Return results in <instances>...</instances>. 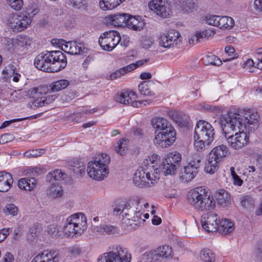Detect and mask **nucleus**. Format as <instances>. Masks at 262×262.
Returning a JSON list of instances; mask_svg holds the SVG:
<instances>
[{
    "label": "nucleus",
    "instance_id": "1a4fd4ad",
    "mask_svg": "<svg viewBox=\"0 0 262 262\" xmlns=\"http://www.w3.org/2000/svg\"><path fill=\"white\" fill-rule=\"evenodd\" d=\"M149 172H145L143 169L137 170L133 177L134 184L140 187H150V184H154L160 178V170L153 169Z\"/></svg>",
    "mask_w": 262,
    "mask_h": 262
},
{
    "label": "nucleus",
    "instance_id": "338daca9",
    "mask_svg": "<svg viewBox=\"0 0 262 262\" xmlns=\"http://www.w3.org/2000/svg\"><path fill=\"white\" fill-rule=\"evenodd\" d=\"M198 109L204 111L212 112L214 110L215 107L211 106L208 104L202 103L199 105Z\"/></svg>",
    "mask_w": 262,
    "mask_h": 262
},
{
    "label": "nucleus",
    "instance_id": "39448f33",
    "mask_svg": "<svg viewBox=\"0 0 262 262\" xmlns=\"http://www.w3.org/2000/svg\"><path fill=\"white\" fill-rule=\"evenodd\" d=\"M108 155L106 154H99L93 161L89 162L87 171L90 177L95 180H102L108 173L107 164L110 163Z\"/></svg>",
    "mask_w": 262,
    "mask_h": 262
},
{
    "label": "nucleus",
    "instance_id": "f3484780",
    "mask_svg": "<svg viewBox=\"0 0 262 262\" xmlns=\"http://www.w3.org/2000/svg\"><path fill=\"white\" fill-rule=\"evenodd\" d=\"M137 95L133 91L121 92L116 98V101L124 104H130L134 107H140L143 104L146 105L147 101H137Z\"/></svg>",
    "mask_w": 262,
    "mask_h": 262
},
{
    "label": "nucleus",
    "instance_id": "9d476101",
    "mask_svg": "<svg viewBox=\"0 0 262 262\" xmlns=\"http://www.w3.org/2000/svg\"><path fill=\"white\" fill-rule=\"evenodd\" d=\"M201 157L198 154L193 155L188 164L184 167L180 173V178L184 182H188L194 179L199 172Z\"/></svg>",
    "mask_w": 262,
    "mask_h": 262
},
{
    "label": "nucleus",
    "instance_id": "37998d69",
    "mask_svg": "<svg viewBox=\"0 0 262 262\" xmlns=\"http://www.w3.org/2000/svg\"><path fill=\"white\" fill-rule=\"evenodd\" d=\"M194 146L195 149L198 151H202L204 150L206 146H208L211 143V142L208 141H205V139L200 138L199 137H196V138H194Z\"/></svg>",
    "mask_w": 262,
    "mask_h": 262
},
{
    "label": "nucleus",
    "instance_id": "ea45409f",
    "mask_svg": "<svg viewBox=\"0 0 262 262\" xmlns=\"http://www.w3.org/2000/svg\"><path fill=\"white\" fill-rule=\"evenodd\" d=\"M69 84L68 80L61 79L52 83L49 85V88L52 92H55L66 88Z\"/></svg>",
    "mask_w": 262,
    "mask_h": 262
},
{
    "label": "nucleus",
    "instance_id": "c756f323",
    "mask_svg": "<svg viewBox=\"0 0 262 262\" xmlns=\"http://www.w3.org/2000/svg\"><path fill=\"white\" fill-rule=\"evenodd\" d=\"M154 82L152 81H144L138 85V90L140 94L146 96H151L155 94L152 91Z\"/></svg>",
    "mask_w": 262,
    "mask_h": 262
},
{
    "label": "nucleus",
    "instance_id": "13d9d810",
    "mask_svg": "<svg viewBox=\"0 0 262 262\" xmlns=\"http://www.w3.org/2000/svg\"><path fill=\"white\" fill-rule=\"evenodd\" d=\"M208 64L214 66H220L222 64L221 60L215 55H209L207 57Z\"/></svg>",
    "mask_w": 262,
    "mask_h": 262
},
{
    "label": "nucleus",
    "instance_id": "7c9ffc66",
    "mask_svg": "<svg viewBox=\"0 0 262 262\" xmlns=\"http://www.w3.org/2000/svg\"><path fill=\"white\" fill-rule=\"evenodd\" d=\"M216 199L218 204L222 207H227L231 203L229 193L223 189H221L216 193Z\"/></svg>",
    "mask_w": 262,
    "mask_h": 262
},
{
    "label": "nucleus",
    "instance_id": "4be33fe9",
    "mask_svg": "<svg viewBox=\"0 0 262 262\" xmlns=\"http://www.w3.org/2000/svg\"><path fill=\"white\" fill-rule=\"evenodd\" d=\"M34 63L38 69L52 73L51 60L49 57V51H46L38 54L35 58Z\"/></svg>",
    "mask_w": 262,
    "mask_h": 262
},
{
    "label": "nucleus",
    "instance_id": "f704fd0d",
    "mask_svg": "<svg viewBox=\"0 0 262 262\" xmlns=\"http://www.w3.org/2000/svg\"><path fill=\"white\" fill-rule=\"evenodd\" d=\"M129 141L127 139H119L114 146L115 151L119 155L125 156L128 151Z\"/></svg>",
    "mask_w": 262,
    "mask_h": 262
},
{
    "label": "nucleus",
    "instance_id": "2f4dec72",
    "mask_svg": "<svg viewBox=\"0 0 262 262\" xmlns=\"http://www.w3.org/2000/svg\"><path fill=\"white\" fill-rule=\"evenodd\" d=\"M219 227L217 230L223 234H227L231 233L234 229L233 223L229 220L222 219L219 220Z\"/></svg>",
    "mask_w": 262,
    "mask_h": 262
},
{
    "label": "nucleus",
    "instance_id": "3c124183",
    "mask_svg": "<svg viewBox=\"0 0 262 262\" xmlns=\"http://www.w3.org/2000/svg\"><path fill=\"white\" fill-rule=\"evenodd\" d=\"M220 16L215 15H210L206 16L205 21L206 23L209 25L217 27Z\"/></svg>",
    "mask_w": 262,
    "mask_h": 262
},
{
    "label": "nucleus",
    "instance_id": "412c9836",
    "mask_svg": "<svg viewBox=\"0 0 262 262\" xmlns=\"http://www.w3.org/2000/svg\"><path fill=\"white\" fill-rule=\"evenodd\" d=\"M32 18L27 14L17 15L10 21V26L14 31L20 32L26 29L31 24Z\"/></svg>",
    "mask_w": 262,
    "mask_h": 262
},
{
    "label": "nucleus",
    "instance_id": "393cba45",
    "mask_svg": "<svg viewBox=\"0 0 262 262\" xmlns=\"http://www.w3.org/2000/svg\"><path fill=\"white\" fill-rule=\"evenodd\" d=\"M128 14L117 13L109 15L106 17V20L111 25L118 27L126 26Z\"/></svg>",
    "mask_w": 262,
    "mask_h": 262
},
{
    "label": "nucleus",
    "instance_id": "58836bf2",
    "mask_svg": "<svg viewBox=\"0 0 262 262\" xmlns=\"http://www.w3.org/2000/svg\"><path fill=\"white\" fill-rule=\"evenodd\" d=\"M234 25V21L229 16H220L217 27L223 29H230Z\"/></svg>",
    "mask_w": 262,
    "mask_h": 262
},
{
    "label": "nucleus",
    "instance_id": "f8f14e48",
    "mask_svg": "<svg viewBox=\"0 0 262 262\" xmlns=\"http://www.w3.org/2000/svg\"><path fill=\"white\" fill-rule=\"evenodd\" d=\"M215 131L212 125L204 120L199 121L195 125L194 138L199 137L212 143L214 139Z\"/></svg>",
    "mask_w": 262,
    "mask_h": 262
},
{
    "label": "nucleus",
    "instance_id": "e433bc0d",
    "mask_svg": "<svg viewBox=\"0 0 262 262\" xmlns=\"http://www.w3.org/2000/svg\"><path fill=\"white\" fill-rule=\"evenodd\" d=\"M66 174L60 169H56L50 172L47 176V180L51 183H58L59 181L64 179Z\"/></svg>",
    "mask_w": 262,
    "mask_h": 262
},
{
    "label": "nucleus",
    "instance_id": "864d4df0",
    "mask_svg": "<svg viewBox=\"0 0 262 262\" xmlns=\"http://www.w3.org/2000/svg\"><path fill=\"white\" fill-rule=\"evenodd\" d=\"M195 4L192 0H186L182 3L183 11L188 12L191 11L194 8Z\"/></svg>",
    "mask_w": 262,
    "mask_h": 262
},
{
    "label": "nucleus",
    "instance_id": "49530a36",
    "mask_svg": "<svg viewBox=\"0 0 262 262\" xmlns=\"http://www.w3.org/2000/svg\"><path fill=\"white\" fill-rule=\"evenodd\" d=\"M45 152L44 149H37L28 150L24 153V156L26 158H36L43 155Z\"/></svg>",
    "mask_w": 262,
    "mask_h": 262
},
{
    "label": "nucleus",
    "instance_id": "473e14b6",
    "mask_svg": "<svg viewBox=\"0 0 262 262\" xmlns=\"http://www.w3.org/2000/svg\"><path fill=\"white\" fill-rule=\"evenodd\" d=\"M37 180L34 178H22L18 182V186L21 189L31 191L36 185Z\"/></svg>",
    "mask_w": 262,
    "mask_h": 262
},
{
    "label": "nucleus",
    "instance_id": "603ef678",
    "mask_svg": "<svg viewBox=\"0 0 262 262\" xmlns=\"http://www.w3.org/2000/svg\"><path fill=\"white\" fill-rule=\"evenodd\" d=\"M10 7L13 9L20 10L23 6V0H6Z\"/></svg>",
    "mask_w": 262,
    "mask_h": 262
},
{
    "label": "nucleus",
    "instance_id": "a18cd8bd",
    "mask_svg": "<svg viewBox=\"0 0 262 262\" xmlns=\"http://www.w3.org/2000/svg\"><path fill=\"white\" fill-rule=\"evenodd\" d=\"M212 33L208 30H205L200 33H196L195 35L193 37L192 40H196V42H201L204 40L208 39V38L211 36Z\"/></svg>",
    "mask_w": 262,
    "mask_h": 262
},
{
    "label": "nucleus",
    "instance_id": "bf43d9fd",
    "mask_svg": "<svg viewBox=\"0 0 262 262\" xmlns=\"http://www.w3.org/2000/svg\"><path fill=\"white\" fill-rule=\"evenodd\" d=\"M69 252L74 256H78L82 253V249L78 245H74L69 248Z\"/></svg>",
    "mask_w": 262,
    "mask_h": 262
},
{
    "label": "nucleus",
    "instance_id": "f03ea898",
    "mask_svg": "<svg viewBox=\"0 0 262 262\" xmlns=\"http://www.w3.org/2000/svg\"><path fill=\"white\" fill-rule=\"evenodd\" d=\"M151 125L155 129L154 142L162 148H166L174 142L176 133L171 124L166 119L160 117L151 119Z\"/></svg>",
    "mask_w": 262,
    "mask_h": 262
},
{
    "label": "nucleus",
    "instance_id": "c85d7f7f",
    "mask_svg": "<svg viewBox=\"0 0 262 262\" xmlns=\"http://www.w3.org/2000/svg\"><path fill=\"white\" fill-rule=\"evenodd\" d=\"M133 209L128 203L122 202V203L116 205L114 208V214L118 215L122 213V216H125V218H129L130 216L133 215Z\"/></svg>",
    "mask_w": 262,
    "mask_h": 262
},
{
    "label": "nucleus",
    "instance_id": "5701e85b",
    "mask_svg": "<svg viewBox=\"0 0 262 262\" xmlns=\"http://www.w3.org/2000/svg\"><path fill=\"white\" fill-rule=\"evenodd\" d=\"M12 46L14 49L24 51L27 50L33 43L32 38L26 35H19L12 40Z\"/></svg>",
    "mask_w": 262,
    "mask_h": 262
},
{
    "label": "nucleus",
    "instance_id": "774afa93",
    "mask_svg": "<svg viewBox=\"0 0 262 262\" xmlns=\"http://www.w3.org/2000/svg\"><path fill=\"white\" fill-rule=\"evenodd\" d=\"M9 234V229H3L0 230V243L4 241Z\"/></svg>",
    "mask_w": 262,
    "mask_h": 262
},
{
    "label": "nucleus",
    "instance_id": "680f3d73",
    "mask_svg": "<svg viewBox=\"0 0 262 262\" xmlns=\"http://www.w3.org/2000/svg\"><path fill=\"white\" fill-rule=\"evenodd\" d=\"M30 173L33 176H37L46 172L45 168L41 167H35L30 169Z\"/></svg>",
    "mask_w": 262,
    "mask_h": 262
},
{
    "label": "nucleus",
    "instance_id": "09e8293b",
    "mask_svg": "<svg viewBox=\"0 0 262 262\" xmlns=\"http://www.w3.org/2000/svg\"><path fill=\"white\" fill-rule=\"evenodd\" d=\"M4 212L6 215H16L18 213L17 207L13 204H7L4 208Z\"/></svg>",
    "mask_w": 262,
    "mask_h": 262
},
{
    "label": "nucleus",
    "instance_id": "79ce46f5",
    "mask_svg": "<svg viewBox=\"0 0 262 262\" xmlns=\"http://www.w3.org/2000/svg\"><path fill=\"white\" fill-rule=\"evenodd\" d=\"M200 256L204 262H214L215 261L214 255L209 249H203L200 253Z\"/></svg>",
    "mask_w": 262,
    "mask_h": 262
},
{
    "label": "nucleus",
    "instance_id": "aec40b11",
    "mask_svg": "<svg viewBox=\"0 0 262 262\" xmlns=\"http://www.w3.org/2000/svg\"><path fill=\"white\" fill-rule=\"evenodd\" d=\"M58 44L63 51L71 54H80L84 52V45L82 43H77L76 41L67 42L61 39L58 40Z\"/></svg>",
    "mask_w": 262,
    "mask_h": 262
},
{
    "label": "nucleus",
    "instance_id": "8fccbe9b",
    "mask_svg": "<svg viewBox=\"0 0 262 262\" xmlns=\"http://www.w3.org/2000/svg\"><path fill=\"white\" fill-rule=\"evenodd\" d=\"M133 209V213L132 216H130L129 218H126L127 220L133 221L135 222H138L141 219V216L142 214L143 211L141 210L139 207H137L136 208V210Z\"/></svg>",
    "mask_w": 262,
    "mask_h": 262
},
{
    "label": "nucleus",
    "instance_id": "b1692460",
    "mask_svg": "<svg viewBox=\"0 0 262 262\" xmlns=\"http://www.w3.org/2000/svg\"><path fill=\"white\" fill-rule=\"evenodd\" d=\"M60 259L59 253L55 250L44 251L36 256L37 262H59Z\"/></svg>",
    "mask_w": 262,
    "mask_h": 262
},
{
    "label": "nucleus",
    "instance_id": "5fc2aeb1",
    "mask_svg": "<svg viewBox=\"0 0 262 262\" xmlns=\"http://www.w3.org/2000/svg\"><path fill=\"white\" fill-rule=\"evenodd\" d=\"M73 166L74 167V171L75 172L78 173L80 176L84 174L85 167L82 162L77 161L76 163L74 162Z\"/></svg>",
    "mask_w": 262,
    "mask_h": 262
},
{
    "label": "nucleus",
    "instance_id": "cd10ccee",
    "mask_svg": "<svg viewBox=\"0 0 262 262\" xmlns=\"http://www.w3.org/2000/svg\"><path fill=\"white\" fill-rule=\"evenodd\" d=\"M12 183L13 179L10 173L5 171L0 172V191H7Z\"/></svg>",
    "mask_w": 262,
    "mask_h": 262
},
{
    "label": "nucleus",
    "instance_id": "4d7b16f0",
    "mask_svg": "<svg viewBox=\"0 0 262 262\" xmlns=\"http://www.w3.org/2000/svg\"><path fill=\"white\" fill-rule=\"evenodd\" d=\"M225 51L226 53L229 56H232L233 55V57H231L229 58L226 59L225 60H224L223 61L224 62L230 61L233 59H235L238 57V55L237 54H235V49L233 47L231 46H226L225 48Z\"/></svg>",
    "mask_w": 262,
    "mask_h": 262
},
{
    "label": "nucleus",
    "instance_id": "dca6fc26",
    "mask_svg": "<svg viewBox=\"0 0 262 262\" xmlns=\"http://www.w3.org/2000/svg\"><path fill=\"white\" fill-rule=\"evenodd\" d=\"M181 39V36L178 31L170 30L161 35L159 44L164 48L173 47L179 43Z\"/></svg>",
    "mask_w": 262,
    "mask_h": 262
},
{
    "label": "nucleus",
    "instance_id": "bb28decb",
    "mask_svg": "<svg viewBox=\"0 0 262 262\" xmlns=\"http://www.w3.org/2000/svg\"><path fill=\"white\" fill-rule=\"evenodd\" d=\"M168 116L179 126L185 127L188 124V117L181 112L170 111L168 113Z\"/></svg>",
    "mask_w": 262,
    "mask_h": 262
},
{
    "label": "nucleus",
    "instance_id": "a878e982",
    "mask_svg": "<svg viewBox=\"0 0 262 262\" xmlns=\"http://www.w3.org/2000/svg\"><path fill=\"white\" fill-rule=\"evenodd\" d=\"M144 20L140 16H130L128 14L126 26L134 31H140L145 26Z\"/></svg>",
    "mask_w": 262,
    "mask_h": 262
},
{
    "label": "nucleus",
    "instance_id": "c9c22d12",
    "mask_svg": "<svg viewBox=\"0 0 262 262\" xmlns=\"http://www.w3.org/2000/svg\"><path fill=\"white\" fill-rule=\"evenodd\" d=\"M125 0H100L99 6L104 11L115 8Z\"/></svg>",
    "mask_w": 262,
    "mask_h": 262
},
{
    "label": "nucleus",
    "instance_id": "6e6552de",
    "mask_svg": "<svg viewBox=\"0 0 262 262\" xmlns=\"http://www.w3.org/2000/svg\"><path fill=\"white\" fill-rule=\"evenodd\" d=\"M131 255L128 250L123 247L117 246L111 251L100 256L98 262H130Z\"/></svg>",
    "mask_w": 262,
    "mask_h": 262
},
{
    "label": "nucleus",
    "instance_id": "0eeeda50",
    "mask_svg": "<svg viewBox=\"0 0 262 262\" xmlns=\"http://www.w3.org/2000/svg\"><path fill=\"white\" fill-rule=\"evenodd\" d=\"M228 148L225 145L215 147L209 154L208 162L205 171L209 173H214L218 169L220 163L227 156Z\"/></svg>",
    "mask_w": 262,
    "mask_h": 262
},
{
    "label": "nucleus",
    "instance_id": "69168bd1",
    "mask_svg": "<svg viewBox=\"0 0 262 262\" xmlns=\"http://www.w3.org/2000/svg\"><path fill=\"white\" fill-rule=\"evenodd\" d=\"M256 168H258L260 170H262V159L261 158H258L257 159L256 166H249V172H254L256 170Z\"/></svg>",
    "mask_w": 262,
    "mask_h": 262
},
{
    "label": "nucleus",
    "instance_id": "6ab92c4d",
    "mask_svg": "<svg viewBox=\"0 0 262 262\" xmlns=\"http://www.w3.org/2000/svg\"><path fill=\"white\" fill-rule=\"evenodd\" d=\"M148 5L151 10L163 17H167L170 14L169 4L167 0H152Z\"/></svg>",
    "mask_w": 262,
    "mask_h": 262
},
{
    "label": "nucleus",
    "instance_id": "a211bd4d",
    "mask_svg": "<svg viewBox=\"0 0 262 262\" xmlns=\"http://www.w3.org/2000/svg\"><path fill=\"white\" fill-rule=\"evenodd\" d=\"M217 215L215 213L209 212L202 216L201 224L203 228L208 232H215L219 227Z\"/></svg>",
    "mask_w": 262,
    "mask_h": 262
},
{
    "label": "nucleus",
    "instance_id": "052dcab7",
    "mask_svg": "<svg viewBox=\"0 0 262 262\" xmlns=\"http://www.w3.org/2000/svg\"><path fill=\"white\" fill-rule=\"evenodd\" d=\"M38 11L37 5L35 4H30L27 8L26 14L28 16H30V15H35Z\"/></svg>",
    "mask_w": 262,
    "mask_h": 262
},
{
    "label": "nucleus",
    "instance_id": "20e7f679",
    "mask_svg": "<svg viewBox=\"0 0 262 262\" xmlns=\"http://www.w3.org/2000/svg\"><path fill=\"white\" fill-rule=\"evenodd\" d=\"M187 201L191 206L199 211H211L215 207L213 197L208 195L201 187L191 190L187 195Z\"/></svg>",
    "mask_w": 262,
    "mask_h": 262
},
{
    "label": "nucleus",
    "instance_id": "4468645a",
    "mask_svg": "<svg viewBox=\"0 0 262 262\" xmlns=\"http://www.w3.org/2000/svg\"><path fill=\"white\" fill-rule=\"evenodd\" d=\"M52 73L57 72L64 69L67 64L66 55L60 51H49Z\"/></svg>",
    "mask_w": 262,
    "mask_h": 262
},
{
    "label": "nucleus",
    "instance_id": "423d86ee",
    "mask_svg": "<svg viewBox=\"0 0 262 262\" xmlns=\"http://www.w3.org/2000/svg\"><path fill=\"white\" fill-rule=\"evenodd\" d=\"M87 228L86 218L82 213H77L67 218L63 232L69 237L80 235Z\"/></svg>",
    "mask_w": 262,
    "mask_h": 262
},
{
    "label": "nucleus",
    "instance_id": "de8ad7c7",
    "mask_svg": "<svg viewBox=\"0 0 262 262\" xmlns=\"http://www.w3.org/2000/svg\"><path fill=\"white\" fill-rule=\"evenodd\" d=\"M154 43V39L150 36H142L141 39V45L143 48L148 49L151 47Z\"/></svg>",
    "mask_w": 262,
    "mask_h": 262
},
{
    "label": "nucleus",
    "instance_id": "4c0bfd02",
    "mask_svg": "<svg viewBox=\"0 0 262 262\" xmlns=\"http://www.w3.org/2000/svg\"><path fill=\"white\" fill-rule=\"evenodd\" d=\"M136 69V66L134 64H130L125 67L120 68L111 74L110 78L115 80L121 77L126 73L132 71Z\"/></svg>",
    "mask_w": 262,
    "mask_h": 262
},
{
    "label": "nucleus",
    "instance_id": "a19ab883",
    "mask_svg": "<svg viewBox=\"0 0 262 262\" xmlns=\"http://www.w3.org/2000/svg\"><path fill=\"white\" fill-rule=\"evenodd\" d=\"M55 98L56 97L53 95H49L46 97H42L39 99L35 100L33 102V104L36 107H42L52 102L55 100Z\"/></svg>",
    "mask_w": 262,
    "mask_h": 262
},
{
    "label": "nucleus",
    "instance_id": "72a5a7b5",
    "mask_svg": "<svg viewBox=\"0 0 262 262\" xmlns=\"http://www.w3.org/2000/svg\"><path fill=\"white\" fill-rule=\"evenodd\" d=\"M51 184V186L47 190V195L53 199L61 197L63 194V190L59 183Z\"/></svg>",
    "mask_w": 262,
    "mask_h": 262
},
{
    "label": "nucleus",
    "instance_id": "7ed1b4c3",
    "mask_svg": "<svg viewBox=\"0 0 262 262\" xmlns=\"http://www.w3.org/2000/svg\"><path fill=\"white\" fill-rule=\"evenodd\" d=\"M226 119L230 121L233 119L238 122L241 126L245 128L248 133L252 132L257 128L259 121V115L258 113L250 110H237L228 111L224 116Z\"/></svg>",
    "mask_w": 262,
    "mask_h": 262
},
{
    "label": "nucleus",
    "instance_id": "9b49d317",
    "mask_svg": "<svg viewBox=\"0 0 262 262\" xmlns=\"http://www.w3.org/2000/svg\"><path fill=\"white\" fill-rule=\"evenodd\" d=\"M181 161V155L178 153L170 154L162 162L160 168L165 175L175 174L176 172L180 165Z\"/></svg>",
    "mask_w": 262,
    "mask_h": 262
},
{
    "label": "nucleus",
    "instance_id": "f257e3e1",
    "mask_svg": "<svg viewBox=\"0 0 262 262\" xmlns=\"http://www.w3.org/2000/svg\"><path fill=\"white\" fill-rule=\"evenodd\" d=\"M223 119L225 123L223 126V130L228 145L232 149L239 150L246 146L249 142L247 132L243 126H241L237 121L226 119L224 116Z\"/></svg>",
    "mask_w": 262,
    "mask_h": 262
},
{
    "label": "nucleus",
    "instance_id": "c03bdc74",
    "mask_svg": "<svg viewBox=\"0 0 262 262\" xmlns=\"http://www.w3.org/2000/svg\"><path fill=\"white\" fill-rule=\"evenodd\" d=\"M254 204V199L250 195L243 196L241 199V204L245 208H253Z\"/></svg>",
    "mask_w": 262,
    "mask_h": 262
},
{
    "label": "nucleus",
    "instance_id": "0e129e2a",
    "mask_svg": "<svg viewBox=\"0 0 262 262\" xmlns=\"http://www.w3.org/2000/svg\"><path fill=\"white\" fill-rule=\"evenodd\" d=\"M70 2L73 7L80 9L84 6L85 0H70Z\"/></svg>",
    "mask_w": 262,
    "mask_h": 262
},
{
    "label": "nucleus",
    "instance_id": "ddd939ff",
    "mask_svg": "<svg viewBox=\"0 0 262 262\" xmlns=\"http://www.w3.org/2000/svg\"><path fill=\"white\" fill-rule=\"evenodd\" d=\"M119 33L115 31H109L101 35L99 39V43L104 50L111 51L121 41Z\"/></svg>",
    "mask_w": 262,
    "mask_h": 262
},
{
    "label": "nucleus",
    "instance_id": "2eb2a0df",
    "mask_svg": "<svg viewBox=\"0 0 262 262\" xmlns=\"http://www.w3.org/2000/svg\"><path fill=\"white\" fill-rule=\"evenodd\" d=\"M171 247L167 245L159 247L157 250L153 252L146 253L143 254L140 262H155L159 257H169L171 256Z\"/></svg>",
    "mask_w": 262,
    "mask_h": 262
},
{
    "label": "nucleus",
    "instance_id": "e2e57ef3",
    "mask_svg": "<svg viewBox=\"0 0 262 262\" xmlns=\"http://www.w3.org/2000/svg\"><path fill=\"white\" fill-rule=\"evenodd\" d=\"M14 139L13 136L11 134H5L0 137V143L5 144L12 141Z\"/></svg>",
    "mask_w": 262,
    "mask_h": 262
},
{
    "label": "nucleus",
    "instance_id": "6e6d98bb",
    "mask_svg": "<svg viewBox=\"0 0 262 262\" xmlns=\"http://www.w3.org/2000/svg\"><path fill=\"white\" fill-rule=\"evenodd\" d=\"M133 205L139 207L140 209L143 211L144 208H146L148 206V203L145 202L143 199L139 197H136L133 201Z\"/></svg>",
    "mask_w": 262,
    "mask_h": 262
}]
</instances>
